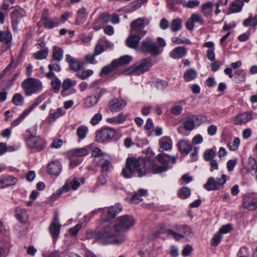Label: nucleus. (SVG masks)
Listing matches in <instances>:
<instances>
[{
    "label": "nucleus",
    "instance_id": "22",
    "mask_svg": "<svg viewBox=\"0 0 257 257\" xmlns=\"http://www.w3.org/2000/svg\"><path fill=\"white\" fill-rule=\"evenodd\" d=\"M48 172L53 175H58L61 170V165L57 161L51 162L47 166Z\"/></svg>",
    "mask_w": 257,
    "mask_h": 257
},
{
    "label": "nucleus",
    "instance_id": "14",
    "mask_svg": "<svg viewBox=\"0 0 257 257\" xmlns=\"http://www.w3.org/2000/svg\"><path fill=\"white\" fill-rule=\"evenodd\" d=\"M61 227V225L59 223L58 217L56 216L49 227L50 232L53 237L54 242L56 241V239L59 235Z\"/></svg>",
    "mask_w": 257,
    "mask_h": 257
},
{
    "label": "nucleus",
    "instance_id": "16",
    "mask_svg": "<svg viewBox=\"0 0 257 257\" xmlns=\"http://www.w3.org/2000/svg\"><path fill=\"white\" fill-rule=\"evenodd\" d=\"M126 105L125 101L118 98H114L109 102V108L111 112H117L122 110Z\"/></svg>",
    "mask_w": 257,
    "mask_h": 257
},
{
    "label": "nucleus",
    "instance_id": "35",
    "mask_svg": "<svg viewBox=\"0 0 257 257\" xmlns=\"http://www.w3.org/2000/svg\"><path fill=\"white\" fill-rule=\"evenodd\" d=\"M42 21L45 27L48 29H52L59 25L58 22H55L52 20L49 19L47 16L42 17Z\"/></svg>",
    "mask_w": 257,
    "mask_h": 257
},
{
    "label": "nucleus",
    "instance_id": "1",
    "mask_svg": "<svg viewBox=\"0 0 257 257\" xmlns=\"http://www.w3.org/2000/svg\"><path fill=\"white\" fill-rule=\"evenodd\" d=\"M149 165L151 168L154 174L165 172L168 169L167 166H156L153 161L142 158L136 159L133 157L128 158L125 162L124 168L122 171V176L125 178L132 177L134 174H137L142 177L147 174Z\"/></svg>",
    "mask_w": 257,
    "mask_h": 257
},
{
    "label": "nucleus",
    "instance_id": "57",
    "mask_svg": "<svg viewBox=\"0 0 257 257\" xmlns=\"http://www.w3.org/2000/svg\"><path fill=\"white\" fill-rule=\"evenodd\" d=\"M156 87L158 89L163 90L168 86V82L165 80H158L155 82Z\"/></svg>",
    "mask_w": 257,
    "mask_h": 257
},
{
    "label": "nucleus",
    "instance_id": "15",
    "mask_svg": "<svg viewBox=\"0 0 257 257\" xmlns=\"http://www.w3.org/2000/svg\"><path fill=\"white\" fill-rule=\"evenodd\" d=\"M243 205L245 208L250 210L257 208V198L253 197L250 194L245 195L243 199Z\"/></svg>",
    "mask_w": 257,
    "mask_h": 257
},
{
    "label": "nucleus",
    "instance_id": "59",
    "mask_svg": "<svg viewBox=\"0 0 257 257\" xmlns=\"http://www.w3.org/2000/svg\"><path fill=\"white\" fill-rule=\"evenodd\" d=\"M192 19L194 23H197L201 25H202L204 23V21L203 18L198 14H193L191 15Z\"/></svg>",
    "mask_w": 257,
    "mask_h": 257
},
{
    "label": "nucleus",
    "instance_id": "50",
    "mask_svg": "<svg viewBox=\"0 0 257 257\" xmlns=\"http://www.w3.org/2000/svg\"><path fill=\"white\" fill-rule=\"evenodd\" d=\"M63 113V109L62 108H58L55 110L51 111L49 117L55 120L62 115Z\"/></svg>",
    "mask_w": 257,
    "mask_h": 257
},
{
    "label": "nucleus",
    "instance_id": "32",
    "mask_svg": "<svg viewBox=\"0 0 257 257\" xmlns=\"http://www.w3.org/2000/svg\"><path fill=\"white\" fill-rule=\"evenodd\" d=\"M197 76V72L194 69H189L187 70L183 75L184 79L186 82L194 80Z\"/></svg>",
    "mask_w": 257,
    "mask_h": 257
},
{
    "label": "nucleus",
    "instance_id": "11",
    "mask_svg": "<svg viewBox=\"0 0 257 257\" xmlns=\"http://www.w3.org/2000/svg\"><path fill=\"white\" fill-rule=\"evenodd\" d=\"M84 178H78L74 177L73 179H69L65 182L63 186V190L64 192L68 191L70 189L74 190H76L81 184L84 183Z\"/></svg>",
    "mask_w": 257,
    "mask_h": 257
},
{
    "label": "nucleus",
    "instance_id": "64",
    "mask_svg": "<svg viewBox=\"0 0 257 257\" xmlns=\"http://www.w3.org/2000/svg\"><path fill=\"white\" fill-rule=\"evenodd\" d=\"M93 73V71L92 70H87L86 71H84L81 74H78V77H79L82 80H84L91 75H92Z\"/></svg>",
    "mask_w": 257,
    "mask_h": 257
},
{
    "label": "nucleus",
    "instance_id": "39",
    "mask_svg": "<svg viewBox=\"0 0 257 257\" xmlns=\"http://www.w3.org/2000/svg\"><path fill=\"white\" fill-rule=\"evenodd\" d=\"M45 99L43 95L39 96L34 101V103L24 112L27 115L33 109L41 103V102Z\"/></svg>",
    "mask_w": 257,
    "mask_h": 257
},
{
    "label": "nucleus",
    "instance_id": "7",
    "mask_svg": "<svg viewBox=\"0 0 257 257\" xmlns=\"http://www.w3.org/2000/svg\"><path fill=\"white\" fill-rule=\"evenodd\" d=\"M27 146L30 148L35 149L38 151L44 149L46 146L45 141L38 136L30 135L26 140Z\"/></svg>",
    "mask_w": 257,
    "mask_h": 257
},
{
    "label": "nucleus",
    "instance_id": "6",
    "mask_svg": "<svg viewBox=\"0 0 257 257\" xmlns=\"http://www.w3.org/2000/svg\"><path fill=\"white\" fill-rule=\"evenodd\" d=\"M174 229V230H168V234L176 240H180L184 237H191L194 234L192 228L187 225H176Z\"/></svg>",
    "mask_w": 257,
    "mask_h": 257
},
{
    "label": "nucleus",
    "instance_id": "52",
    "mask_svg": "<svg viewBox=\"0 0 257 257\" xmlns=\"http://www.w3.org/2000/svg\"><path fill=\"white\" fill-rule=\"evenodd\" d=\"M215 156V153L212 149H207L204 153V159L206 161L212 160Z\"/></svg>",
    "mask_w": 257,
    "mask_h": 257
},
{
    "label": "nucleus",
    "instance_id": "26",
    "mask_svg": "<svg viewBox=\"0 0 257 257\" xmlns=\"http://www.w3.org/2000/svg\"><path fill=\"white\" fill-rule=\"evenodd\" d=\"M132 57L128 55H124L120 57L118 59H115L112 61V64L115 65L116 68L121 65L129 63L132 60Z\"/></svg>",
    "mask_w": 257,
    "mask_h": 257
},
{
    "label": "nucleus",
    "instance_id": "42",
    "mask_svg": "<svg viewBox=\"0 0 257 257\" xmlns=\"http://www.w3.org/2000/svg\"><path fill=\"white\" fill-rule=\"evenodd\" d=\"M213 4L211 2H207L202 5V12L205 16L210 15L212 11Z\"/></svg>",
    "mask_w": 257,
    "mask_h": 257
},
{
    "label": "nucleus",
    "instance_id": "45",
    "mask_svg": "<svg viewBox=\"0 0 257 257\" xmlns=\"http://www.w3.org/2000/svg\"><path fill=\"white\" fill-rule=\"evenodd\" d=\"M116 67L112 64V62L110 65H106L102 68L100 73L101 76L103 75H107L112 72Z\"/></svg>",
    "mask_w": 257,
    "mask_h": 257
},
{
    "label": "nucleus",
    "instance_id": "36",
    "mask_svg": "<svg viewBox=\"0 0 257 257\" xmlns=\"http://www.w3.org/2000/svg\"><path fill=\"white\" fill-rule=\"evenodd\" d=\"M122 211V207L119 205H115L109 207L108 212V217L114 218L117 214L119 213Z\"/></svg>",
    "mask_w": 257,
    "mask_h": 257
},
{
    "label": "nucleus",
    "instance_id": "44",
    "mask_svg": "<svg viewBox=\"0 0 257 257\" xmlns=\"http://www.w3.org/2000/svg\"><path fill=\"white\" fill-rule=\"evenodd\" d=\"M157 157L159 162L165 166H167L171 159V156L165 153L160 154L157 155Z\"/></svg>",
    "mask_w": 257,
    "mask_h": 257
},
{
    "label": "nucleus",
    "instance_id": "19",
    "mask_svg": "<svg viewBox=\"0 0 257 257\" xmlns=\"http://www.w3.org/2000/svg\"><path fill=\"white\" fill-rule=\"evenodd\" d=\"M199 119V116L190 115L186 117L183 122L184 127L187 131H192L195 127V122Z\"/></svg>",
    "mask_w": 257,
    "mask_h": 257
},
{
    "label": "nucleus",
    "instance_id": "3",
    "mask_svg": "<svg viewBox=\"0 0 257 257\" xmlns=\"http://www.w3.org/2000/svg\"><path fill=\"white\" fill-rule=\"evenodd\" d=\"M22 87L27 96L39 93L43 88L42 83L39 80L30 77L25 80L22 83Z\"/></svg>",
    "mask_w": 257,
    "mask_h": 257
},
{
    "label": "nucleus",
    "instance_id": "13",
    "mask_svg": "<svg viewBox=\"0 0 257 257\" xmlns=\"http://www.w3.org/2000/svg\"><path fill=\"white\" fill-rule=\"evenodd\" d=\"M96 92L97 95L89 96L85 99L84 105L85 107H91L96 104L97 103L101 95L105 93L106 90L104 89H99L98 88Z\"/></svg>",
    "mask_w": 257,
    "mask_h": 257
},
{
    "label": "nucleus",
    "instance_id": "55",
    "mask_svg": "<svg viewBox=\"0 0 257 257\" xmlns=\"http://www.w3.org/2000/svg\"><path fill=\"white\" fill-rule=\"evenodd\" d=\"M70 68L74 71H77L82 67V63L76 60H75L69 64Z\"/></svg>",
    "mask_w": 257,
    "mask_h": 257
},
{
    "label": "nucleus",
    "instance_id": "31",
    "mask_svg": "<svg viewBox=\"0 0 257 257\" xmlns=\"http://www.w3.org/2000/svg\"><path fill=\"white\" fill-rule=\"evenodd\" d=\"M182 27V20L180 18L173 19L170 24V30L173 32L180 31Z\"/></svg>",
    "mask_w": 257,
    "mask_h": 257
},
{
    "label": "nucleus",
    "instance_id": "2",
    "mask_svg": "<svg viewBox=\"0 0 257 257\" xmlns=\"http://www.w3.org/2000/svg\"><path fill=\"white\" fill-rule=\"evenodd\" d=\"M113 229L110 221L107 219L103 224V229L101 231L100 241L103 244H119L123 243L125 238L124 236L120 235Z\"/></svg>",
    "mask_w": 257,
    "mask_h": 257
},
{
    "label": "nucleus",
    "instance_id": "63",
    "mask_svg": "<svg viewBox=\"0 0 257 257\" xmlns=\"http://www.w3.org/2000/svg\"><path fill=\"white\" fill-rule=\"evenodd\" d=\"M163 233L162 229H155L152 231L149 235V237L151 239H155L158 237Z\"/></svg>",
    "mask_w": 257,
    "mask_h": 257
},
{
    "label": "nucleus",
    "instance_id": "29",
    "mask_svg": "<svg viewBox=\"0 0 257 257\" xmlns=\"http://www.w3.org/2000/svg\"><path fill=\"white\" fill-rule=\"evenodd\" d=\"M243 5L241 0H234L231 3L229 8L232 13H238L242 10Z\"/></svg>",
    "mask_w": 257,
    "mask_h": 257
},
{
    "label": "nucleus",
    "instance_id": "38",
    "mask_svg": "<svg viewBox=\"0 0 257 257\" xmlns=\"http://www.w3.org/2000/svg\"><path fill=\"white\" fill-rule=\"evenodd\" d=\"M12 40V36L10 31L3 32L0 31V42L8 44L11 43Z\"/></svg>",
    "mask_w": 257,
    "mask_h": 257
},
{
    "label": "nucleus",
    "instance_id": "56",
    "mask_svg": "<svg viewBox=\"0 0 257 257\" xmlns=\"http://www.w3.org/2000/svg\"><path fill=\"white\" fill-rule=\"evenodd\" d=\"M222 235L219 231L216 233L212 239V245L214 246L217 245L222 239Z\"/></svg>",
    "mask_w": 257,
    "mask_h": 257
},
{
    "label": "nucleus",
    "instance_id": "37",
    "mask_svg": "<svg viewBox=\"0 0 257 257\" xmlns=\"http://www.w3.org/2000/svg\"><path fill=\"white\" fill-rule=\"evenodd\" d=\"M70 154L73 156L82 157L88 154V152L85 148L74 149L70 151Z\"/></svg>",
    "mask_w": 257,
    "mask_h": 257
},
{
    "label": "nucleus",
    "instance_id": "8",
    "mask_svg": "<svg viewBox=\"0 0 257 257\" xmlns=\"http://www.w3.org/2000/svg\"><path fill=\"white\" fill-rule=\"evenodd\" d=\"M115 130L111 127H104L98 131L96 135V139L98 142H103L110 140L114 137Z\"/></svg>",
    "mask_w": 257,
    "mask_h": 257
},
{
    "label": "nucleus",
    "instance_id": "25",
    "mask_svg": "<svg viewBox=\"0 0 257 257\" xmlns=\"http://www.w3.org/2000/svg\"><path fill=\"white\" fill-rule=\"evenodd\" d=\"M186 50L183 47H178L174 49L170 53V56L173 59H180L186 54Z\"/></svg>",
    "mask_w": 257,
    "mask_h": 257
},
{
    "label": "nucleus",
    "instance_id": "17",
    "mask_svg": "<svg viewBox=\"0 0 257 257\" xmlns=\"http://www.w3.org/2000/svg\"><path fill=\"white\" fill-rule=\"evenodd\" d=\"M252 119V114L246 111L237 115L234 118V121L236 125H242L246 123Z\"/></svg>",
    "mask_w": 257,
    "mask_h": 257
},
{
    "label": "nucleus",
    "instance_id": "60",
    "mask_svg": "<svg viewBox=\"0 0 257 257\" xmlns=\"http://www.w3.org/2000/svg\"><path fill=\"white\" fill-rule=\"evenodd\" d=\"M199 5V1L198 0H190L187 3H183V5L184 7H187L190 9L193 8L198 6Z\"/></svg>",
    "mask_w": 257,
    "mask_h": 257
},
{
    "label": "nucleus",
    "instance_id": "51",
    "mask_svg": "<svg viewBox=\"0 0 257 257\" xmlns=\"http://www.w3.org/2000/svg\"><path fill=\"white\" fill-rule=\"evenodd\" d=\"M104 50V47L102 45V40L98 41L94 48V55L98 56L103 52Z\"/></svg>",
    "mask_w": 257,
    "mask_h": 257
},
{
    "label": "nucleus",
    "instance_id": "24",
    "mask_svg": "<svg viewBox=\"0 0 257 257\" xmlns=\"http://www.w3.org/2000/svg\"><path fill=\"white\" fill-rule=\"evenodd\" d=\"M0 180L2 185L3 186V188L8 187L10 186H13L18 182V179L16 178L11 176H7L1 177Z\"/></svg>",
    "mask_w": 257,
    "mask_h": 257
},
{
    "label": "nucleus",
    "instance_id": "30",
    "mask_svg": "<svg viewBox=\"0 0 257 257\" xmlns=\"http://www.w3.org/2000/svg\"><path fill=\"white\" fill-rule=\"evenodd\" d=\"M242 65L241 61H237L235 62H233L230 64V67H227L224 70V73L229 76V78H233V76L232 73V70L237 69L240 67Z\"/></svg>",
    "mask_w": 257,
    "mask_h": 257
},
{
    "label": "nucleus",
    "instance_id": "40",
    "mask_svg": "<svg viewBox=\"0 0 257 257\" xmlns=\"http://www.w3.org/2000/svg\"><path fill=\"white\" fill-rule=\"evenodd\" d=\"M88 131L87 126L83 125L79 126L76 131V134L79 139L80 140L84 139L86 137Z\"/></svg>",
    "mask_w": 257,
    "mask_h": 257
},
{
    "label": "nucleus",
    "instance_id": "58",
    "mask_svg": "<svg viewBox=\"0 0 257 257\" xmlns=\"http://www.w3.org/2000/svg\"><path fill=\"white\" fill-rule=\"evenodd\" d=\"M172 42L177 44H191V42L189 40L185 39L184 40L182 39L179 37H175L172 38Z\"/></svg>",
    "mask_w": 257,
    "mask_h": 257
},
{
    "label": "nucleus",
    "instance_id": "23",
    "mask_svg": "<svg viewBox=\"0 0 257 257\" xmlns=\"http://www.w3.org/2000/svg\"><path fill=\"white\" fill-rule=\"evenodd\" d=\"M242 162L244 168L247 171L250 172L256 170V162L254 158L249 157L247 159L243 160Z\"/></svg>",
    "mask_w": 257,
    "mask_h": 257
},
{
    "label": "nucleus",
    "instance_id": "48",
    "mask_svg": "<svg viewBox=\"0 0 257 257\" xmlns=\"http://www.w3.org/2000/svg\"><path fill=\"white\" fill-rule=\"evenodd\" d=\"M86 236L88 238L95 239L100 240L101 231H96L94 230H90L87 232Z\"/></svg>",
    "mask_w": 257,
    "mask_h": 257
},
{
    "label": "nucleus",
    "instance_id": "54",
    "mask_svg": "<svg viewBox=\"0 0 257 257\" xmlns=\"http://www.w3.org/2000/svg\"><path fill=\"white\" fill-rule=\"evenodd\" d=\"M168 8L171 12H175L178 10L176 5L178 3V0H166Z\"/></svg>",
    "mask_w": 257,
    "mask_h": 257
},
{
    "label": "nucleus",
    "instance_id": "62",
    "mask_svg": "<svg viewBox=\"0 0 257 257\" xmlns=\"http://www.w3.org/2000/svg\"><path fill=\"white\" fill-rule=\"evenodd\" d=\"M27 115L23 112L16 119H15L11 124L13 127H16L19 125L24 119Z\"/></svg>",
    "mask_w": 257,
    "mask_h": 257
},
{
    "label": "nucleus",
    "instance_id": "46",
    "mask_svg": "<svg viewBox=\"0 0 257 257\" xmlns=\"http://www.w3.org/2000/svg\"><path fill=\"white\" fill-rule=\"evenodd\" d=\"M16 217L21 222L25 221L26 210L21 207H17L16 210Z\"/></svg>",
    "mask_w": 257,
    "mask_h": 257
},
{
    "label": "nucleus",
    "instance_id": "9",
    "mask_svg": "<svg viewBox=\"0 0 257 257\" xmlns=\"http://www.w3.org/2000/svg\"><path fill=\"white\" fill-rule=\"evenodd\" d=\"M145 20V18H140L133 21L131 24L130 31L144 37L147 34V31L144 30Z\"/></svg>",
    "mask_w": 257,
    "mask_h": 257
},
{
    "label": "nucleus",
    "instance_id": "33",
    "mask_svg": "<svg viewBox=\"0 0 257 257\" xmlns=\"http://www.w3.org/2000/svg\"><path fill=\"white\" fill-rule=\"evenodd\" d=\"M53 59L57 61H60L63 57V51L60 47L55 46L53 47Z\"/></svg>",
    "mask_w": 257,
    "mask_h": 257
},
{
    "label": "nucleus",
    "instance_id": "28",
    "mask_svg": "<svg viewBox=\"0 0 257 257\" xmlns=\"http://www.w3.org/2000/svg\"><path fill=\"white\" fill-rule=\"evenodd\" d=\"M76 84V81L75 80H72L69 78L65 79L62 84V91L61 94L62 96H66L67 94L65 93V91L70 89L71 87L75 86Z\"/></svg>",
    "mask_w": 257,
    "mask_h": 257
},
{
    "label": "nucleus",
    "instance_id": "12",
    "mask_svg": "<svg viewBox=\"0 0 257 257\" xmlns=\"http://www.w3.org/2000/svg\"><path fill=\"white\" fill-rule=\"evenodd\" d=\"M25 15V11L20 8L16 9L11 14L12 26L15 30H17L20 21Z\"/></svg>",
    "mask_w": 257,
    "mask_h": 257
},
{
    "label": "nucleus",
    "instance_id": "47",
    "mask_svg": "<svg viewBox=\"0 0 257 257\" xmlns=\"http://www.w3.org/2000/svg\"><path fill=\"white\" fill-rule=\"evenodd\" d=\"M51 84L53 87V91L55 93H58L62 85L61 82L58 77H55L51 82Z\"/></svg>",
    "mask_w": 257,
    "mask_h": 257
},
{
    "label": "nucleus",
    "instance_id": "20",
    "mask_svg": "<svg viewBox=\"0 0 257 257\" xmlns=\"http://www.w3.org/2000/svg\"><path fill=\"white\" fill-rule=\"evenodd\" d=\"M159 151H169L172 148V141L168 137H163L159 140Z\"/></svg>",
    "mask_w": 257,
    "mask_h": 257
},
{
    "label": "nucleus",
    "instance_id": "49",
    "mask_svg": "<svg viewBox=\"0 0 257 257\" xmlns=\"http://www.w3.org/2000/svg\"><path fill=\"white\" fill-rule=\"evenodd\" d=\"M183 110V106L180 104H176L174 105L170 109L172 114L175 115H180Z\"/></svg>",
    "mask_w": 257,
    "mask_h": 257
},
{
    "label": "nucleus",
    "instance_id": "43",
    "mask_svg": "<svg viewBox=\"0 0 257 257\" xmlns=\"http://www.w3.org/2000/svg\"><path fill=\"white\" fill-rule=\"evenodd\" d=\"M178 195L180 198L186 199L190 196L191 190L187 187H182L178 191Z\"/></svg>",
    "mask_w": 257,
    "mask_h": 257
},
{
    "label": "nucleus",
    "instance_id": "41",
    "mask_svg": "<svg viewBox=\"0 0 257 257\" xmlns=\"http://www.w3.org/2000/svg\"><path fill=\"white\" fill-rule=\"evenodd\" d=\"M48 54V49L46 47L39 50L33 54V57L38 60H42L45 59Z\"/></svg>",
    "mask_w": 257,
    "mask_h": 257
},
{
    "label": "nucleus",
    "instance_id": "61",
    "mask_svg": "<svg viewBox=\"0 0 257 257\" xmlns=\"http://www.w3.org/2000/svg\"><path fill=\"white\" fill-rule=\"evenodd\" d=\"M102 116L100 113H96L90 120V123L93 125H95L97 124L102 119Z\"/></svg>",
    "mask_w": 257,
    "mask_h": 257
},
{
    "label": "nucleus",
    "instance_id": "5",
    "mask_svg": "<svg viewBox=\"0 0 257 257\" xmlns=\"http://www.w3.org/2000/svg\"><path fill=\"white\" fill-rule=\"evenodd\" d=\"M135 219L130 215L118 217L113 225L114 230L117 233L128 230L135 224Z\"/></svg>",
    "mask_w": 257,
    "mask_h": 257
},
{
    "label": "nucleus",
    "instance_id": "4",
    "mask_svg": "<svg viewBox=\"0 0 257 257\" xmlns=\"http://www.w3.org/2000/svg\"><path fill=\"white\" fill-rule=\"evenodd\" d=\"M152 66L151 61L149 59H143L131 66L124 73L126 74L139 75L148 71Z\"/></svg>",
    "mask_w": 257,
    "mask_h": 257
},
{
    "label": "nucleus",
    "instance_id": "10",
    "mask_svg": "<svg viewBox=\"0 0 257 257\" xmlns=\"http://www.w3.org/2000/svg\"><path fill=\"white\" fill-rule=\"evenodd\" d=\"M141 50L145 52H149L154 55L159 53L158 47L156 44L150 38H146L141 43Z\"/></svg>",
    "mask_w": 257,
    "mask_h": 257
},
{
    "label": "nucleus",
    "instance_id": "34",
    "mask_svg": "<svg viewBox=\"0 0 257 257\" xmlns=\"http://www.w3.org/2000/svg\"><path fill=\"white\" fill-rule=\"evenodd\" d=\"M204 188L207 191L217 190L219 188L216 180L213 177L209 178L204 185Z\"/></svg>",
    "mask_w": 257,
    "mask_h": 257
},
{
    "label": "nucleus",
    "instance_id": "21",
    "mask_svg": "<svg viewBox=\"0 0 257 257\" xmlns=\"http://www.w3.org/2000/svg\"><path fill=\"white\" fill-rule=\"evenodd\" d=\"M179 150L186 155L188 154L192 150V145L188 141L182 140L178 143Z\"/></svg>",
    "mask_w": 257,
    "mask_h": 257
},
{
    "label": "nucleus",
    "instance_id": "18",
    "mask_svg": "<svg viewBox=\"0 0 257 257\" xmlns=\"http://www.w3.org/2000/svg\"><path fill=\"white\" fill-rule=\"evenodd\" d=\"M143 37L130 31V36L126 41L127 46L131 48L135 49L137 48L141 39Z\"/></svg>",
    "mask_w": 257,
    "mask_h": 257
},
{
    "label": "nucleus",
    "instance_id": "53",
    "mask_svg": "<svg viewBox=\"0 0 257 257\" xmlns=\"http://www.w3.org/2000/svg\"><path fill=\"white\" fill-rule=\"evenodd\" d=\"M23 100L24 98L21 94L16 93L14 95L12 101L15 105L19 106L22 104Z\"/></svg>",
    "mask_w": 257,
    "mask_h": 257
},
{
    "label": "nucleus",
    "instance_id": "27",
    "mask_svg": "<svg viewBox=\"0 0 257 257\" xmlns=\"http://www.w3.org/2000/svg\"><path fill=\"white\" fill-rule=\"evenodd\" d=\"M126 117L127 114H125L123 112H121L116 116L107 118V121L109 123L119 124L126 121Z\"/></svg>",
    "mask_w": 257,
    "mask_h": 257
}]
</instances>
